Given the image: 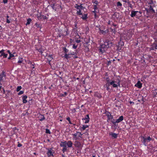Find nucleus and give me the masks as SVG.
Wrapping results in <instances>:
<instances>
[{
    "label": "nucleus",
    "instance_id": "nucleus-39",
    "mask_svg": "<svg viewBox=\"0 0 157 157\" xmlns=\"http://www.w3.org/2000/svg\"><path fill=\"white\" fill-rule=\"evenodd\" d=\"M38 51L39 52L41 53V54H42L43 53V50L42 48H40L38 50Z\"/></svg>",
    "mask_w": 157,
    "mask_h": 157
},
{
    "label": "nucleus",
    "instance_id": "nucleus-32",
    "mask_svg": "<svg viewBox=\"0 0 157 157\" xmlns=\"http://www.w3.org/2000/svg\"><path fill=\"white\" fill-rule=\"evenodd\" d=\"M117 7L121 6H122V4L120 2H118L117 3Z\"/></svg>",
    "mask_w": 157,
    "mask_h": 157
},
{
    "label": "nucleus",
    "instance_id": "nucleus-58",
    "mask_svg": "<svg viewBox=\"0 0 157 157\" xmlns=\"http://www.w3.org/2000/svg\"><path fill=\"white\" fill-rule=\"evenodd\" d=\"M22 146V144H20V143L18 144V145H17V146H18V147H21V146Z\"/></svg>",
    "mask_w": 157,
    "mask_h": 157
},
{
    "label": "nucleus",
    "instance_id": "nucleus-9",
    "mask_svg": "<svg viewBox=\"0 0 157 157\" xmlns=\"http://www.w3.org/2000/svg\"><path fill=\"white\" fill-rule=\"evenodd\" d=\"M155 41L150 48V50H154L157 49V38H154Z\"/></svg>",
    "mask_w": 157,
    "mask_h": 157
},
{
    "label": "nucleus",
    "instance_id": "nucleus-22",
    "mask_svg": "<svg viewBox=\"0 0 157 157\" xmlns=\"http://www.w3.org/2000/svg\"><path fill=\"white\" fill-rule=\"evenodd\" d=\"M48 61H49V63L52 60V59H53V58L52 57V55H49L48 56Z\"/></svg>",
    "mask_w": 157,
    "mask_h": 157
},
{
    "label": "nucleus",
    "instance_id": "nucleus-49",
    "mask_svg": "<svg viewBox=\"0 0 157 157\" xmlns=\"http://www.w3.org/2000/svg\"><path fill=\"white\" fill-rule=\"evenodd\" d=\"M128 4L129 5V6L131 7V8H132V4L130 3V2H128Z\"/></svg>",
    "mask_w": 157,
    "mask_h": 157
},
{
    "label": "nucleus",
    "instance_id": "nucleus-45",
    "mask_svg": "<svg viewBox=\"0 0 157 157\" xmlns=\"http://www.w3.org/2000/svg\"><path fill=\"white\" fill-rule=\"evenodd\" d=\"M94 9L95 10H96L98 9V8L96 5H94Z\"/></svg>",
    "mask_w": 157,
    "mask_h": 157
},
{
    "label": "nucleus",
    "instance_id": "nucleus-27",
    "mask_svg": "<svg viewBox=\"0 0 157 157\" xmlns=\"http://www.w3.org/2000/svg\"><path fill=\"white\" fill-rule=\"evenodd\" d=\"M22 88V87L21 86H19L17 87V89H16V91L17 92H18Z\"/></svg>",
    "mask_w": 157,
    "mask_h": 157
},
{
    "label": "nucleus",
    "instance_id": "nucleus-44",
    "mask_svg": "<svg viewBox=\"0 0 157 157\" xmlns=\"http://www.w3.org/2000/svg\"><path fill=\"white\" fill-rule=\"evenodd\" d=\"M68 29H67V31H65L64 33H65V34H64V35L65 36H66V35H67L68 34Z\"/></svg>",
    "mask_w": 157,
    "mask_h": 157
},
{
    "label": "nucleus",
    "instance_id": "nucleus-52",
    "mask_svg": "<svg viewBox=\"0 0 157 157\" xmlns=\"http://www.w3.org/2000/svg\"><path fill=\"white\" fill-rule=\"evenodd\" d=\"M5 51L4 50V49H2V50H1V51H0V53L1 54H2L3 53H4V51Z\"/></svg>",
    "mask_w": 157,
    "mask_h": 157
},
{
    "label": "nucleus",
    "instance_id": "nucleus-31",
    "mask_svg": "<svg viewBox=\"0 0 157 157\" xmlns=\"http://www.w3.org/2000/svg\"><path fill=\"white\" fill-rule=\"evenodd\" d=\"M149 10L151 11L153 13H155V10L153 9L152 6H150Z\"/></svg>",
    "mask_w": 157,
    "mask_h": 157
},
{
    "label": "nucleus",
    "instance_id": "nucleus-59",
    "mask_svg": "<svg viewBox=\"0 0 157 157\" xmlns=\"http://www.w3.org/2000/svg\"><path fill=\"white\" fill-rule=\"evenodd\" d=\"M31 67L33 69V68H35V67H34V65L33 64H31Z\"/></svg>",
    "mask_w": 157,
    "mask_h": 157
},
{
    "label": "nucleus",
    "instance_id": "nucleus-37",
    "mask_svg": "<svg viewBox=\"0 0 157 157\" xmlns=\"http://www.w3.org/2000/svg\"><path fill=\"white\" fill-rule=\"evenodd\" d=\"M42 19L44 20L47 19H48V17L44 15H42Z\"/></svg>",
    "mask_w": 157,
    "mask_h": 157
},
{
    "label": "nucleus",
    "instance_id": "nucleus-41",
    "mask_svg": "<svg viewBox=\"0 0 157 157\" xmlns=\"http://www.w3.org/2000/svg\"><path fill=\"white\" fill-rule=\"evenodd\" d=\"M71 110L72 113H75L76 112V109L75 108L71 109Z\"/></svg>",
    "mask_w": 157,
    "mask_h": 157
},
{
    "label": "nucleus",
    "instance_id": "nucleus-18",
    "mask_svg": "<svg viewBox=\"0 0 157 157\" xmlns=\"http://www.w3.org/2000/svg\"><path fill=\"white\" fill-rule=\"evenodd\" d=\"M124 119L123 117L122 116H121L119 118L116 120L117 123H119L122 121Z\"/></svg>",
    "mask_w": 157,
    "mask_h": 157
},
{
    "label": "nucleus",
    "instance_id": "nucleus-43",
    "mask_svg": "<svg viewBox=\"0 0 157 157\" xmlns=\"http://www.w3.org/2000/svg\"><path fill=\"white\" fill-rule=\"evenodd\" d=\"M35 25H36L37 28H39L40 27V25L38 24L37 23H36L35 24Z\"/></svg>",
    "mask_w": 157,
    "mask_h": 157
},
{
    "label": "nucleus",
    "instance_id": "nucleus-35",
    "mask_svg": "<svg viewBox=\"0 0 157 157\" xmlns=\"http://www.w3.org/2000/svg\"><path fill=\"white\" fill-rule=\"evenodd\" d=\"M112 32L114 33H116V30L115 28H114L113 29H112L111 28H110Z\"/></svg>",
    "mask_w": 157,
    "mask_h": 157
},
{
    "label": "nucleus",
    "instance_id": "nucleus-12",
    "mask_svg": "<svg viewBox=\"0 0 157 157\" xmlns=\"http://www.w3.org/2000/svg\"><path fill=\"white\" fill-rule=\"evenodd\" d=\"M48 151L47 153V154L48 157H50L51 156H53V153L54 152L52 150V149H48Z\"/></svg>",
    "mask_w": 157,
    "mask_h": 157
},
{
    "label": "nucleus",
    "instance_id": "nucleus-13",
    "mask_svg": "<svg viewBox=\"0 0 157 157\" xmlns=\"http://www.w3.org/2000/svg\"><path fill=\"white\" fill-rule=\"evenodd\" d=\"M82 120H85L84 123L85 124L88 123L90 121V118L88 114H87L86 116L85 117L82 119Z\"/></svg>",
    "mask_w": 157,
    "mask_h": 157
},
{
    "label": "nucleus",
    "instance_id": "nucleus-1",
    "mask_svg": "<svg viewBox=\"0 0 157 157\" xmlns=\"http://www.w3.org/2000/svg\"><path fill=\"white\" fill-rule=\"evenodd\" d=\"M112 46V42L109 40H105L103 44H101L99 47V52L101 53L105 52L107 49Z\"/></svg>",
    "mask_w": 157,
    "mask_h": 157
},
{
    "label": "nucleus",
    "instance_id": "nucleus-60",
    "mask_svg": "<svg viewBox=\"0 0 157 157\" xmlns=\"http://www.w3.org/2000/svg\"><path fill=\"white\" fill-rule=\"evenodd\" d=\"M106 81H107V82H110L109 81V77H107L106 78Z\"/></svg>",
    "mask_w": 157,
    "mask_h": 157
},
{
    "label": "nucleus",
    "instance_id": "nucleus-36",
    "mask_svg": "<svg viewBox=\"0 0 157 157\" xmlns=\"http://www.w3.org/2000/svg\"><path fill=\"white\" fill-rule=\"evenodd\" d=\"M55 4L54 3L53 4H52L51 5V6L52 7V9L53 10H56V9L55 8Z\"/></svg>",
    "mask_w": 157,
    "mask_h": 157
},
{
    "label": "nucleus",
    "instance_id": "nucleus-46",
    "mask_svg": "<svg viewBox=\"0 0 157 157\" xmlns=\"http://www.w3.org/2000/svg\"><path fill=\"white\" fill-rule=\"evenodd\" d=\"M67 94V93L66 92H64V94L62 95V96L65 97L66 96Z\"/></svg>",
    "mask_w": 157,
    "mask_h": 157
},
{
    "label": "nucleus",
    "instance_id": "nucleus-47",
    "mask_svg": "<svg viewBox=\"0 0 157 157\" xmlns=\"http://www.w3.org/2000/svg\"><path fill=\"white\" fill-rule=\"evenodd\" d=\"M93 3L95 4V5H97L98 4V2L97 0L95 1L94 2H93Z\"/></svg>",
    "mask_w": 157,
    "mask_h": 157
},
{
    "label": "nucleus",
    "instance_id": "nucleus-48",
    "mask_svg": "<svg viewBox=\"0 0 157 157\" xmlns=\"http://www.w3.org/2000/svg\"><path fill=\"white\" fill-rule=\"evenodd\" d=\"M7 2H8V0H3V2L4 4L7 3Z\"/></svg>",
    "mask_w": 157,
    "mask_h": 157
},
{
    "label": "nucleus",
    "instance_id": "nucleus-56",
    "mask_svg": "<svg viewBox=\"0 0 157 157\" xmlns=\"http://www.w3.org/2000/svg\"><path fill=\"white\" fill-rule=\"evenodd\" d=\"M22 60H19L18 61L17 63H22Z\"/></svg>",
    "mask_w": 157,
    "mask_h": 157
},
{
    "label": "nucleus",
    "instance_id": "nucleus-33",
    "mask_svg": "<svg viewBox=\"0 0 157 157\" xmlns=\"http://www.w3.org/2000/svg\"><path fill=\"white\" fill-rule=\"evenodd\" d=\"M9 56L8 57V59H10L11 58L14 57V55L13 54H10L9 55Z\"/></svg>",
    "mask_w": 157,
    "mask_h": 157
},
{
    "label": "nucleus",
    "instance_id": "nucleus-30",
    "mask_svg": "<svg viewBox=\"0 0 157 157\" xmlns=\"http://www.w3.org/2000/svg\"><path fill=\"white\" fill-rule=\"evenodd\" d=\"M63 50L64 51L65 54H67L69 51L65 47L63 48Z\"/></svg>",
    "mask_w": 157,
    "mask_h": 157
},
{
    "label": "nucleus",
    "instance_id": "nucleus-6",
    "mask_svg": "<svg viewBox=\"0 0 157 157\" xmlns=\"http://www.w3.org/2000/svg\"><path fill=\"white\" fill-rule=\"evenodd\" d=\"M134 32V30L133 29H130L127 30L125 32L126 36H125L124 37H126L128 40L130 39L132 36Z\"/></svg>",
    "mask_w": 157,
    "mask_h": 157
},
{
    "label": "nucleus",
    "instance_id": "nucleus-23",
    "mask_svg": "<svg viewBox=\"0 0 157 157\" xmlns=\"http://www.w3.org/2000/svg\"><path fill=\"white\" fill-rule=\"evenodd\" d=\"M87 14H84V15H82V16L81 17V18L83 20H86L87 18Z\"/></svg>",
    "mask_w": 157,
    "mask_h": 157
},
{
    "label": "nucleus",
    "instance_id": "nucleus-57",
    "mask_svg": "<svg viewBox=\"0 0 157 157\" xmlns=\"http://www.w3.org/2000/svg\"><path fill=\"white\" fill-rule=\"evenodd\" d=\"M93 12L94 13L95 16L96 15V13H97L96 10H94L93 11Z\"/></svg>",
    "mask_w": 157,
    "mask_h": 157
},
{
    "label": "nucleus",
    "instance_id": "nucleus-38",
    "mask_svg": "<svg viewBox=\"0 0 157 157\" xmlns=\"http://www.w3.org/2000/svg\"><path fill=\"white\" fill-rule=\"evenodd\" d=\"M24 91L22 90H21L20 91V92L18 93V95H20L21 94H22L24 93Z\"/></svg>",
    "mask_w": 157,
    "mask_h": 157
},
{
    "label": "nucleus",
    "instance_id": "nucleus-51",
    "mask_svg": "<svg viewBox=\"0 0 157 157\" xmlns=\"http://www.w3.org/2000/svg\"><path fill=\"white\" fill-rule=\"evenodd\" d=\"M106 89V90L108 91H110V90L109 87H105Z\"/></svg>",
    "mask_w": 157,
    "mask_h": 157
},
{
    "label": "nucleus",
    "instance_id": "nucleus-8",
    "mask_svg": "<svg viewBox=\"0 0 157 157\" xmlns=\"http://www.w3.org/2000/svg\"><path fill=\"white\" fill-rule=\"evenodd\" d=\"M82 134L81 132H77L76 133L72 134V135L73 136V139L76 140H79V138H82Z\"/></svg>",
    "mask_w": 157,
    "mask_h": 157
},
{
    "label": "nucleus",
    "instance_id": "nucleus-7",
    "mask_svg": "<svg viewBox=\"0 0 157 157\" xmlns=\"http://www.w3.org/2000/svg\"><path fill=\"white\" fill-rule=\"evenodd\" d=\"M141 138L143 144L146 146L147 145L148 143L152 140V138L150 136H148L147 138H146L144 136H142Z\"/></svg>",
    "mask_w": 157,
    "mask_h": 157
},
{
    "label": "nucleus",
    "instance_id": "nucleus-16",
    "mask_svg": "<svg viewBox=\"0 0 157 157\" xmlns=\"http://www.w3.org/2000/svg\"><path fill=\"white\" fill-rule=\"evenodd\" d=\"M94 96L98 97L99 98H101L102 97L101 94L99 93H98L97 92L94 93Z\"/></svg>",
    "mask_w": 157,
    "mask_h": 157
},
{
    "label": "nucleus",
    "instance_id": "nucleus-28",
    "mask_svg": "<svg viewBox=\"0 0 157 157\" xmlns=\"http://www.w3.org/2000/svg\"><path fill=\"white\" fill-rule=\"evenodd\" d=\"M116 122V120H115L114 119H113L111 121V122L114 125H116V123H117Z\"/></svg>",
    "mask_w": 157,
    "mask_h": 157
},
{
    "label": "nucleus",
    "instance_id": "nucleus-25",
    "mask_svg": "<svg viewBox=\"0 0 157 157\" xmlns=\"http://www.w3.org/2000/svg\"><path fill=\"white\" fill-rule=\"evenodd\" d=\"M32 21V20L30 18H29L27 19V22L26 24V25H29Z\"/></svg>",
    "mask_w": 157,
    "mask_h": 157
},
{
    "label": "nucleus",
    "instance_id": "nucleus-17",
    "mask_svg": "<svg viewBox=\"0 0 157 157\" xmlns=\"http://www.w3.org/2000/svg\"><path fill=\"white\" fill-rule=\"evenodd\" d=\"M27 98V96L26 95H23L22 98V102L23 103H26L27 102L26 99Z\"/></svg>",
    "mask_w": 157,
    "mask_h": 157
},
{
    "label": "nucleus",
    "instance_id": "nucleus-24",
    "mask_svg": "<svg viewBox=\"0 0 157 157\" xmlns=\"http://www.w3.org/2000/svg\"><path fill=\"white\" fill-rule=\"evenodd\" d=\"M7 56L8 54H5V53H4L1 54V55H0V57H1L3 56V58H6L7 57Z\"/></svg>",
    "mask_w": 157,
    "mask_h": 157
},
{
    "label": "nucleus",
    "instance_id": "nucleus-53",
    "mask_svg": "<svg viewBox=\"0 0 157 157\" xmlns=\"http://www.w3.org/2000/svg\"><path fill=\"white\" fill-rule=\"evenodd\" d=\"M75 41L77 43H78L81 42V40H77Z\"/></svg>",
    "mask_w": 157,
    "mask_h": 157
},
{
    "label": "nucleus",
    "instance_id": "nucleus-42",
    "mask_svg": "<svg viewBox=\"0 0 157 157\" xmlns=\"http://www.w3.org/2000/svg\"><path fill=\"white\" fill-rule=\"evenodd\" d=\"M77 45H76L75 44H73V45L72 47L74 49H76L77 48Z\"/></svg>",
    "mask_w": 157,
    "mask_h": 157
},
{
    "label": "nucleus",
    "instance_id": "nucleus-5",
    "mask_svg": "<svg viewBox=\"0 0 157 157\" xmlns=\"http://www.w3.org/2000/svg\"><path fill=\"white\" fill-rule=\"evenodd\" d=\"M82 4H81L80 5L76 4H75V7L77 9L76 14L78 15H82V13L81 12V10L83 9L84 8L82 6Z\"/></svg>",
    "mask_w": 157,
    "mask_h": 157
},
{
    "label": "nucleus",
    "instance_id": "nucleus-54",
    "mask_svg": "<svg viewBox=\"0 0 157 157\" xmlns=\"http://www.w3.org/2000/svg\"><path fill=\"white\" fill-rule=\"evenodd\" d=\"M111 25L112 26H114V28H115L116 27V25L113 23Z\"/></svg>",
    "mask_w": 157,
    "mask_h": 157
},
{
    "label": "nucleus",
    "instance_id": "nucleus-20",
    "mask_svg": "<svg viewBox=\"0 0 157 157\" xmlns=\"http://www.w3.org/2000/svg\"><path fill=\"white\" fill-rule=\"evenodd\" d=\"M109 135H111L112 137L115 139L117 138L118 135V134H117L114 133H113L112 132L110 133Z\"/></svg>",
    "mask_w": 157,
    "mask_h": 157
},
{
    "label": "nucleus",
    "instance_id": "nucleus-34",
    "mask_svg": "<svg viewBox=\"0 0 157 157\" xmlns=\"http://www.w3.org/2000/svg\"><path fill=\"white\" fill-rule=\"evenodd\" d=\"M45 132L46 133H48L49 134H51V132L50 131V130L49 129H46L45 130Z\"/></svg>",
    "mask_w": 157,
    "mask_h": 157
},
{
    "label": "nucleus",
    "instance_id": "nucleus-61",
    "mask_svg": "<svg viewBox=\"0 0 157 157\" xmlns=\"http://www.w3.org/2000/svg\"><path fill=\"white\" fill-rule=\"evenodd\" d=\"M129 0H123V1L125 2H127L128 3V1Z\"/></svg>",
    "mask_w": 157,
    "mask_h": 157
},
{
    "label": "nucleus",
    "instance_id": "nucleus-3",
    "mask_svg": "<svg viewBox=\"0 0 157 157\" xmlns=\"http://www.w3.org/2000/svg\"><path fill=\"white\" fill-rule=\"evenodd\" d=\"M120 80L119 79H117L116 81H112L110 82H107L104 86V87H109L110 85H112L113 88H117L118 86L120 87Z\"/></svg>",
    "mask_w": 157,
    "mask_h": 157
},
{
    "label": "nucleus",
    "instance_id": "nucleus-40",
    "mask_svg": "<svg viewBox=\"0 0 157 157\" xmlns=\"http://www.w3.org/2000/svg\"><path fill=\"white\" fill-rule=\"evenodd\" d=\"M100 33L102 34H105V31L103 30H101L100 29Z\"/></svg>",
    "mask_w": 157,
    "mask_h": 157
},
{
    "label": "nucleus",
    "instance_id": "nucleus-55",
    "mask_svg": "<svg viewBox=\"0 0 157 157\" xmlns=\"http://www.w3.org/2000/svg\"><path fill=\"white\" fill-rule=\"evenodd\" d=\"M66 119L69 122L70 121H71L70 120V117H67V118H66Z\"/></svg>",
    "mask_w": 157,
    "mask_h": 157
},
{
    "label": "nucleus",
    "instance_id": "nucleus-14",
    "mask_svg": "<svg viewBox=\"0 0 157 157\" xmlns=\"http://www.w3.org/2000/svg\"><path fill=\"white\" fill-rule=\"evenodd\" d=\"M106 116H107L108 120H110L112 119L113 116L111 115V113L109 111H106L105 113Z\"/></svg>",
    "mask_w": 157,
    "mask_h": 157
},
{
    "label": "nucleus",
    "instance_id": "nucleus-63",
    "mask_svg": "<svg viewBox=\"0 0 157 157\" xmlns=\"http://www.w3.org/2000/svg\"><path fill=\"white\" fill-rule=\"evenodd\" d=\"M108 25H111V22L110 21H108Z\"/></svg>",
    "mask_w": 157,
    "mask_h": 157
},
{
    "label": "nucleus",
    "instance_id": "nucleus-21",
    "mask_svg": "<svg viewBox=\"0 0 157 157\" xmlns=\"http://www.w3.org/2000/svg\"><path fill=\"white\" fill-rule=\"evenodd\" d=\"M63 57L66 58L67 59H68L71 57V56L70 54H65V55L63 56Z\"/></svg>",
    "mask_w": 157,
    "mask_h": 157
},
{
    "label": "nucleus",
    "instance_id": "nucleus-2",
    "mask_svg": "<svg viewBox=\"0 0 157 157\" xmlns=\"http://www.w3.org/2000/svg\"><path fill=\"white\" fill-rule=\"evenodd\" d=\"M60 145L61 147H63L62 151L63 153H64L67 150V147L69 148L71 147L73 145V143L71 140H69L68 141L61 142Z\"/></svg>",
    "mask_w": 157,
    "mask_h": 157
},
{
    "label": "nucleus",
    "instance_id": "nucleus-29",
    "mask_svg": "<svg viewBox=\"0 0 157 157\" xmlns=\"http://www.w3.org/2000/svg\"><path fill=\"white\" fill-rule=\"evenodd\" d=\"M42 15L41 14H40V15H38L37 16V17L38 20H40L42 19Z\"/></svg>",
    "mask_w": 157,
    "mask_h": 157
},
{
    "label": "nucleus",
    "instance_id": "nucleus-62",
    "mask_svg": "<svg viewBox=\"0 0 157 157\" xmlns=\"http://www.w3.org/2000/svg\"><path fill=\"white\" fill-rule=\"evenodd\" d=\"M111 63V62L110 61H109L108 62L107 64L108 65H109Z\"/></svg>",
    "mask_w": 157,
    "mask_h": 157
},
{
    "label": "nucleus",
    "instance_id": "nucleus-15",
    "mask_svg": "<svg viewBox=\"0 0 157 157\" xmlns=\"http://www.w3.org/2000/svg\"><path fill=\"white\" fill-rule=\"evenodd\" d=\"M39 120L41 121H42L45 119V117L43 115L40 114L38 116Z\"/></svg>",
    "mask_w": 157,
    "mask_h": 157
},
{
    "label": "nucleus",
    "instance_id": "nucleus-50",
    "mask_svg": "<svg viewBox=\"0 0 157 157\" xmlns=\"http://www.w3.org/2000/svg\"><path fill=\"white\" fill-rule=\"evenodd\" d=\"M6 22L7 23H10V20L8 19H6Z\"/></svg>",
    "mask_w": 157,
    "mask_h": 157
},
{
    "label": "nucleus",
    "instance_id": "nucleus-26",
    "mask_svg": "<svg viewBox=\"0 0 157 157\" xmlns=\"http://www.w3.org/2000/svg\"><path fill=\"white\" fill-rule=\"evenodd\" d=\"M88 127V126L87 125H83L82 126V127H81V128L82 130H85L86 128Z\"/></svg>",
    "mask_w": 157,
    "mask_h": 157
},
{
    "label": "nucleus",
    "instance_id": "nucleus-10",
    "mask_svg": "<svg viewBox=\"0 0 157 157\" xmlns=\"http://www.w3.org/2000/svg\"><path fill=\"white\" fill-rule=\"evenodd\" d=\"M75 146L78 149H82V145L81 143L77 141H75L74 144Z\"/></svg>",
    "mask_w": 157,
    "mask_h": 157
},
{
    "label": "nucleus",
    "instance_id": "nucleus-4",
    "mask_svg": "<svg viewBox=\"0 0 157 157\" xmlns=\"http://www.w3.org/2000/svg\"><path fill=\"white\" fill-rule=\"evenodd\" d=\"M142 12L140 11L132 10L130 15L132 17H136L137 19L140 18L142 16Z\"/></svg>",
    "mask_w": 157,
    "mask_h": 157
},
{
    "label": "nucleus",
    "instance_id": "nucleus-11",
    "mask_svg": "<svg viewBox=\"0 0 157 157\" xmlns=\"http://www.w3.org/2000/svg\"><path fill=\"white\" fill-rule=\"evenodd\" d=\"M6 75L5 72L3 71L2 73L0 74V85H2V82L3 80V78H6Z\"/></svg>",
    "mask_w": 157,
    "mask_h": 157
},
{
    "label": "nucleus",
    "instance_id": "nucleus-64",
    "mask_svg": "<svg viewBox=\"0 0 157 157\" xmlns=\"http://www.w3.org/2000/svg\"><path fill=\"white\" fill-rule=\"evenodd\" d=\"M7 52L9 53V55L11 54L10 51L9 50H8Z\"/></svg>",
    "mask_w": 157,
    "mask_h": 157
},
{
    "label": "nucleus",
    "instance_id": "nucleus-19",
    "mask_svg": "<svg viewBox=\"0 0 157 157\" xmlns=\"http://www.w3.org/2000/svg\"><path fill=\"white\" fill-rule=\"evenodd\" d=\"M135 86L138 87L139 88H140L142 86V84L140 81H138L137 84L135 85Z\"/></svg>",
    "mask_w": 157,
    "mask_h": 157
}]
</instances>
